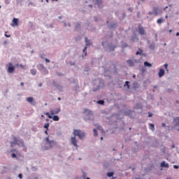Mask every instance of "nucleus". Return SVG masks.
<instances>
[{
  "instance_id": "1",
  "label": "nucleus",
  "mask_w": 179,
  "mask_h": 179,
  "mask_svg": "<svg viewBox=\"0 0 179 179\" xmlns=\"http://www.w3.org/2000/svg\"><path fill=\"white\" fill-rule=\"evenodd\" d=\"M14 141L11 142V146L12 145H18V146H22L24 148V143L23 142V140L17 138V137L13 138Z\"/></svg>"
},
{
  "instance_id": "2",
  "label": "nucleus",
  "mask_w": 179,
  "mask_h": 179,
  "mask_svg": "<svg viewBox=\"0 0 179 179\" xmlns=\"http://www.w3.org/2000/svg\"><path fill=\"white\" fill-rule=\"evenodd\" d=\"M73 134L74 136H78L80 139L85 138V133L81 130L74 129Z\"/></svg>"
},
{
  "instance_id": "3",
  "label": "nucleus",
  "mask_w": 179,
  "mask_h": 179,
  "mask_svg": "<svg viewBox=\"0 0 179 179\" xmlns=\"http://www.w3.org/2000/svg\"><path fill=\"white\" fill-rule=\"evenodd\" d=\"M47 145H49L50 148H54V146H57V142L54 141H50L48 137L45 139Z\"/></svg>"
},
{
  "instance_id": "4",
  "label": "nucleus",
  "mask_w": 179,
  "mask_h": 179,
  "mask_svg": "<svg viewBox=\"0 0 179 179\" xmlns=\"http://www.w3.org/2000/svg\"><path fill=\"white\" fill-rule=\"evenodd\" d=\"M8 73H13L15 72V66H13L12 63H8Z\"/></svg>"
},
{
  "instance_id": "5",
  "label": "nucleus",
  "mask_w": 179,
  "mask_h": 179,
  "mask_svg": "<svg viewBox=\"0 0 179 179\" xmlns=\"http://www.w3.org/2000/svg\"><path fill=\"white\" fill-rule=\"evenodd\" d=\"M26 101L30 103L32 106H36V101H34V98L29 96L26 99Z\"/></svg>"
},
{
  "instance_id": "6",
  "label": "nucleus",
  "mask_w": 179,
  "mask_h": 179,
  "mask_svg": "<svg viewBox=\"0 0 179 179\" xmlns=\"http://www.w3.org/2000/svg\"><path fill=\"white\" fill-rule=\"evenodd\" d=\"M85 43H86V46L83 49V52L85 54V55H87V45H90V42L87 39V38H85Z\"/></svg>"
},
{
  "instance_id": "7",
  "label": "nucleus",
  "mask_w": 179,
  "mask_h": 179,
  "mask_svg": "<svg viewBox=\"0 0 179 179\" xmlns=\"http://www.w3.org/2000/svg\"><path fill=\"white\" fill-rule=\"evenodd\" d=\"M138 31L141 36H145V29L141 25H138Z\"/></svg>"
},
{
  "instance_id": "8",
  "label": "nucleus",
  "mask_w": 179,
  "mask_h": 179,
  "mask_svg": "<svg viewBox=\"0 0 179 179\" xmlns=\"http://www.w3.org/2000/svg\"><path fill=\"white\" fill-rule=\"evenodd\" d=\"M173 122H174L175 128L176 127H178V131H179V117H174L173 118Z\"/></svg>"
},
{
  "instance_id": "9",
  "label": "nucleus",
  "mask_w": 179,
  "mask_h": 179,
  "mask_svg": "<svg viewBox=\"0 0 179 179\" xmlns=\"http://www.w3.org/2000/svg\"><path fill=\"white\" fill-rule=\"evenodd\" d=\"M71 142L76 148H78V141H76V137H71Z\"/></svg>"
},
{
  "instance_id": "10",
  "label": "nucleus",
  "mask_w": 179,
  "mask_h": 179,
  "mask_svg": "<svg viewBox=\"0 0 179 179\" xmlns=\"http://www.w3.org/2000/svg\"><path fill=\"white\" fill-rule=\"evenodd\" d=\"M11 26L13 27H15V26H19V20L17 18H13V24H11Z\"/></svg>"
},
{
  "instance_id": "11",
  "label": "nucleus",
  "mask_w": 179,
  "mask_h": 179,
  "mask_svg": "<svg viewBox=\"0 0 179 179\" xmlns=\"http://www.w3.org/2000/svg\"><path fill=\"white\" fill-rule=\"evenodd\" d=\"M61 111V108H57L55 110H50L51 115H55V114H59V113Z\"/></svg>"
},
{
  "instance_id": "12",
  "label": "nucleus",
  "mask_w": 179,
  "mask_h": 179,
  "mask_svg": "<svg viewBox=\"0 0 179 179\" xmlns=\"http://www.w3.org/2000/svg\"><path fill=\"white\" fill-rule=\"evenodd\" d=\"M96 5L99 6V8H102L103 6V0H94Z\"/></svg>"
},
{
  "instance_id": "13",
  "label": "nucleus",
  "mask_w": 179,
  "mask_h": 179,
  "mask_svg": "<svg viewBox=\"0 0 179 179\" xmlns=\"http://www.w3.org/2000/svg\"><path fill=\"white\" fill-rule=\"evenodd\" d=\"M84 114H87V115H93V112L89 109H84Z\"/></svg>"
},
{
  "instance_id": "14",
  "label": "nucleus",
  "mask_w": 179,
  "mask_h": 179,
  "mask_svg": "<svg viewBox=\"0 0 179 179\" xmlns=\"http://www.w3.org/2000/svg\"><path fill=\"white\" fill-rule=\"evenodd\" d=\"M164 76V69H161L158 73L159 78H162Z\"/></svg>"
},
{
  "instance_id": "15",
  "label": "nucleus",
  "mask_w": 179,
  "mask_h": 179,
  "mask_svg": "<svg viewBox=\"0 0 179 179\" xmlns=\"http://www.w3.org/2000/svg\"><path fill=\"white\" fill-rule=\"evenodd\" d=\"M155 16H157L159 15V8L157 7H154L153 8V12Z\"/></svg>"
},
{
  "instance_id": "16",
  "label": "nucleus",
  "mask_w": 179,
  "mask_h": 179,
  "mask_svg": "<svg viewBox=\"0 0 179 179\" xmlns=\"http://www.w3.org/2000/svg\"><path fill=\"white\" fill-rule=\"evenodd\" d=\"M127 63L128 64L129 66H134L135 65V63L133 62V60H127Z\"/></svg>"
},
{
  "instance_id": "17",
  "label": "nucleus",
  "mask_w": 179,
  "mask_h": 179,
  "mask_svg": "<svg viewBox=\"0 0 179 179\" xmlns=\"http://www.w3.org/2000/svg\"><path fill=\"white\" fill-rule=\"evenodd\" d=\"M161 167H165L166 169H169V164H166V162H162L161 163Z\"/></svg>"
},
{
  "instance_id": "18",
  "label": "nucleus",
  "mask_w": 179,
  "mask_h": 179,
  "mask_svg": "<svg viewBox=\"0 0 179 179\" xmlns=\"http://www.w3.org/2000/svg\"><path fill=\"white\" fill-rule=\"evenodd\" d=\"M157 23L158 24H162V23H164V20H163V18H159L157 20Z\"/></svg>"
},
{
  "instance_id": "19",
  "label": "nucleus",
  "mask_w": 179,
  "mask_h": 179,
  "mask_svg": "<svg viewBox=\"0 0 179 179\" xmlns=\"http://www.w3.org/2000/svg\"><path fill=\"white\" fill-rule=\"evenodd\" d=\"M144 65H145V66H148V68H152V64H150L148 62H145Z\"/></svg>"
},
{
  "instance_id": "20",
  "label": "nucleus",
  "mask_w": 179,
  "mask_h": 179,
  "mask_svg": "<svg viewBox=\"0 0 179 179\" xmlns=\"http://www.w3.org/2000/svg\"><path fill=\"white\" fill-rule=\"evenodd\" d=\"M53 121H59V117L57 115L52 117Z\"/></svg>"
},
{
  "instance_id": "21",
  "label": "nucleus",
  "mask_w": 179,
  "mask_h": 179,
  "mask_svg": "<svg viewBox=\"0 0 179 179\" xmlns=\"http://www.w3.org/2000/svg\"><path fill=\"white\" fill-rule=\"evenodd\" d=\"M143 50L142 49H138V51L136 52V55H141Z\"/></svg>"
},
{
  "instance_id": "22",
  "label": "nucleus",
  "mask_w": 179,
  "mask_h": 179,
  "mask_svg": "<svg viewBox=\"0 0 179 179\" xmlns=\"http://www.w3.org/2000/svg\"><path fill=\"white\" fill-rule=\"evenodd\" d=\"M126 86L127 87V89H129V87H130L129 81H126L125 82V83L124 85V87H125Z\"/></svg>"
},
{
  "instance_id": "23",
  "label": "nucleus",
  "mask_w": 179,
  "mask_h": 179,
  "mask_svg": "<svg viewBox=\"0 0 179 179\" xmlns=\"http://www.w3.org/2000/svg\"><path fill=\"white\" fill-rule=\"evenodd\" d=\"M150 129H152V131H155V124L150 123Z\"/></svg>"
},
{
  "instance_id": "24",
  "label": "nucleus",
  "mask_w": 179,
  "mask_h": 179,
  "mask_svg": "<svg viewBox=\"0 0 179 179\" xmlns=\"http://www.w3.org/2000/svg\"><path fill=\"white\" fill-rule=\"evenodd\" d=\"M50 127V123H46L44 126L43 128H45V129H47V131H48V127Z\"/></svg>"
},
{
  "instance_id": "25",
  "label": "nucleus",
  "mask_w": 179,
  "mask_h": 179,
  "mask_svg": "<svg viewBox=\"0 0 179 179\" xmlns=\"http://www.w3.org/2000/svg\"><path fill=\"white\" fill-rule=\"evenodd\" d=\"M97 104H101V106H103L104 104V101L103 100L97 101Z\"/></svg>"
},
{
  "instance_id": "26",
  "label": "nucleus",
  "mask_w": 179,
  "mask_h": 179,
  "mask_svg": "<svg viewBox=\"0 0 179 179\" xmlns=\"http://www.w3.org/2000/svg\"><path fill=\"white\" fill-rule=\"evenodd\" d=\"M31 75H36V73H37V71H36V69H31Z\"/></svg>"
},
{
  "instance_id": "27",
  "label": "nucleus",
  "mask_w": 179,
  "mask_h": 179,
  "mask_svg": "<svg viewBox=\"0 0 179 179\" xmlns=\"http://www.w3.org/2000/svg\"><path fill=\"white\" fill-rule=\"evenodd\" d=\"M45 115H47L48 117V118H52V116L51 115H50V113H45Z\"/></svg>"
},
{
  "instance_id": "28",
  "label": "nucleus",
  "mask_w": 179,
  "mask_h": 179,
  "mask_svg": "<svg viewBox=\"0 0 179 179\" xmlns=\"http://www.w3.org/2000/svg\"><path fill=\"white\" fill-rule=\"evenodd\" d=\"M93 132H94V136H97V130L96 129H93Z\"/></svg>"
},
{
  "instance_id": "29",
  "label": "nucleus",
  "mask_w": 179,
  "mask_h": 179,
  "mask_svg": "<svg viewBox=\"0 0 179 179\" xmlns=\"http://www.w3.org/2000/svg\"><path fill=\"white\" fill-rule=\"evenodd\" d=\"M75 27L76 29H79V27H80V23L76 24Z\"/></svg>"
},
{
  "instance_id": "30",
  "label": "nucleus",
  "mask_w": 179,
  "mask_h": 179,
  "mask_svg": "<svg viewBox=\"0 0 179 179\" xmlns=\"http://www.w3.org/2000/svg\"><path fill=\"white\" fill-rule=\"evenodd\" d=\"M108 177H113V172H109L107 173Z\"/></svg>"
},
{
  "instance_id": "31",
  "label": "nucleus",
  "mask_w": 179,
  "mask_h": 179,
  "mask_svg": "<svg viewBox=\"0 0 179 179\" xmlns=\"http://www.w3.org/2000/svg\"><path fill=\"white\" fill-rule=\"evenodd\" d=\"M164 68H165V69H166V71H169V69H167V68H169V64H165L164 65Z\"/></svg>"
},
{
  "instance_id": "32",
  "label": "nucleus",
  "mask_w": 179,
  "mask_h": 179,
  "mask_svg": "<svg viewBox=\"0 0 179 179\" xmlns=\"http://www.w3.org/2000/svg\"><path fill=\"white\" fill-rule=\"evenodd\" d=\"M11 157H13V159H16V157H17L16 154L13 153V154L11 155Z\"/></svg>"
},
{
  "instance_id": "33",
  "label": "nucleus",
  "mask_w": 179,
  "mask_h": 179,
  "mask_svg": "<svg viewBox=\"0 0 179 179\" xmlns=\"http://www.w3.org/2000/svg\"><path fill=\"white\" fill-rule=\"evenodd\" d=\"M18 178H19L20 179L23 178V175H22V173H20V174L18 175Z\"/></svg>"
},
{
  "instance_id": "34",
  "label": "nucleus",
  "mask_w": 179,
  "mask_h": 179,
  "mask_svg": "<svg viewBox=\"0 0 179 179\" xmlns=\"http://www.w3.org/2000/svg\"><path fill=\"white\" fill-rule=\"evenodd\" d=\"M122 47H123L124 48H127V47H128V44L124 43V44L122 45Z\"/></svg>"
},
{
  "instance_id": "35",
  "label": "nucleus",
  "mask_w": 179,
  "mask_h": 179,
  "mask_svg": "<svg viewBox=\"0 0 179 179\" xmlns=\"http://www.w3.org/2000/svg\"><path fill=\"white\" fill-rule=\"evenodd\" d=\"M96 127H97V129H101V126L96 124Z\"/></svg>"
},
{
  "instance_id": "36",
  "label": "nucleus",
  "mask_w": 179,
  "mask_h": 179,
  "mask_svg": "<svg viewBox=\"0 0 179 179\" xmlns=\"http://www.w3.org/2000/svg\"><path fill=\"white\" fill-rule=\"evenodd\" d=\"M173 169H179V166L178 165H173Z\"/></svg>"
},
{
  "instance_id": "37",
  "label": "nucleus",
  "mask_w": 179,
  "mask_h": 179,
  "mask_svg": "<svg viewBox=\"0 0 179 179\" xmlns=\"http://www.w3.org/2000/svg\"><path fill=\"white\" fill-rule=\"evenodd\" d=\"M8 32H6L5 36L6 37H10V35L7 34Z\"/></svg>"
},
{
  "instance_id": "38",
  "label": "nucleus",
  "mask_w": 179,
  "mask_h": 179,
  "mask_svg": "<svg viewBox=\"0 0 179 179\" xmlns=\"http://www.w3.org/2000/svg\"><path fill=\"white\" fill-rule=\"evenodd\" d=\"M152 115H152V113H148V117H152Z\"/></svg>"
},
{
  "instance_id": "39",
  "label": "nucleus",
  "mask_w": 179,
  "mask_h": 179,
  "mask_svg": "<svg viewBox=\"0 0 179 179\" xmlns=\"http://www.w3.org/2000/svg\"><path fill=\"white\" fill-rule=\"evenodd\" d=\"M45 134L46 135H48V130H47V129H46V130L45 131Z\"/></svg>"
},
{
  "instance_id": "40",
  "label": "nucleus",
  "mask_w": 179,
  "mask_h": 179,
  "mask_svg": "<svg viewBox=\"0 0 179 179\" xmlns=\"http://www.w3.org/2000/svg\"><path fill=\"white\" fill-rule=\"evenodd\" d=\"M45 62H50V59H45Z\"/></svg>"
},
{
  "instance_id": "41",
  "label": "nucleus",
  "mask_w": 179,
  "mask_h": 179,
  "mask_svg": "<svg viewBox=\"0 0 179 179\" xmlns=\"http://www.w3.org/2000/svg\"><path fill=\"white\" fill-rule=\"evenodd\" d=\"M148 13H149V15H154L153 12H152V11H150Z\"/></svg>"
},
{
  "instance_id": "42",
  "label": "nucleus",
  "mask_w": 179,
  "mask_h": 179,
  "mask_svg": "<svg viewBox=\"0 0 179 179\" xmlns=\"http://www.w3.org/2000/svg\"><path fill=\"white\" fill-rule=\"evenodd\" d=\"M41 86H43V84H42V83H39V84H38V87H41Z\"/></svg>"
},
{
  "instance_id": "43",
  "label": "nucleus",
  "mask_w": 179,
  "mask_h": 179,
  "mask_svg": "<svg viewBox=\"0 0 179 179\" xmlns=\"http://www.w3.org/2000/svg\"><path fill=\"white\" fill-rule=\"evenodd\" d=\"M162 127H166V123H162Z\"/></svg>"
},
{
  "instance_id": "44",
  "label": "nucleus",
  "mask_w": 179,
  "mask_h": 179,
  "mask_svg": "<svg viewBox=\"0 0 179 179\" xmlns=\"http://www.w3.org/2000/svg\"><path fill=\"white\" fill-rule=\"evenodd\" d=\"M20 85H21V86H24V84L23 83H20Z\"/></svg>"
},
{
  "instance_id": "45",
  "label": "nucleus",
  "mask_w": 179,
  "mask_h": 179,
  "mask_svg": "<svg viewBox=\"0 0 179 179\" xmlns=\"http://www.w3.org/2000/svg\"><path fill=\"white\" fill-rule=\"evenodd\" d=\"M10 152H16V150L15 149L11 150Z\"/></svg>"
},
{
  "instance_id": "46",
  "label": "nucleus",
  "mask_w": 179,
  "mask_h": 179,
  "mask_svg": "<svg viewBox=\"0 0 179 179\" xmlns=\"http://www.w3.org/2000/svg\"><path fill=\"white\" fill-rule=\"evenodd\" d=\"M169 8V6H166L164 8V10H166V9H167Z\"/></svg>"
},
{
  "instance_id": "47",
  "label": "nucleus",
  "mask_w": 179,
  "mask_h": 179,
  "mask_svg": "<svg viewBox=\"0 0 179 179\" xmlns=\"http://www.w3.org/2000/svg\"><path fill=\"white\" fill-rule=\"evenodd\" d=\"M169 31V33H172L173 30L170 29Z\"/></svg>"
},
{
  "instance_id": "48",
  "label": "nucleus",
  "mask_w": 179,
  "mask_h": 179,
  "mask_svg": "<svg viewBox=\"0 0 179 179\" xmlns=\"http://www.w3.org/2000/svg\"><path fill=\"white\" fill-rule=\"evenodd\" d=\"M21 68H24L22 64L20 65Z\"/></svg>"
},
{
  "instance_id": "49",
  "label": "nucleus",
  "mask_w": 179,
  "mask_h": 179,
  "mask_svg": "<svg viewBox=\"0 0 179 179\" xmlns=\"http://www.w3.org/2000/svg\"><path fill=\"white\" fill-rule=\"evenodd\" d=\"M165 17H166V19H168L169 18V15H166Z\"/></svg>"
},
{
  "instance_id": "50",
  "label": "nucleus",
  "mask_w": 179,
  "mask_h": 179,
  "mask_svg": "<svg viewBox=\"0 0 179 179\" xmlns=\"http://www.w3.org/2000/svg\"><path fill=\"white\" fill-rule=\"evenodd\" d=\"M176 36H179V32L176 33Z\"/></svg>"
},
{
  "instance_id": "51",
  "label": "nucleus",
  "mask_w": 179,
  "mask_h": 179,
  "mask_svg": "<svg viewBox=\"0 0 179 179\" xmlns=\"http://www.w3.org/2000/svg\"><path fill=\"white\" fill-rule=\"evenodd\" d=\"M41 117H42V118H44V115H41Z\"/></svg>"
},
{
  "instance_id": "52",
  "label": "nucleus",
  "mask_w": 179,
  "mask_h": 179,
  "mask_svg": "<svg viewBox=\"0 0 179 179\" xmlns=\"http://www.w3.org/2000/svg\"><path fill=\"white\" fill-rule=\"evenodd\" d=\"M101 141H103V137H101Z\"/></svg>"
},
{
  "instance_id": "53",
  "label": "nucleus",
  "mask_w": 179,
  "mask_h": 179,
  "mask_svg": "<svg viewBox=\"0 0 179 179\" xmlns=\"http://www.w3.org/2000/svg\"><path fill=\"white\" fill-rule=\"evenodd\" d=\"M102 45H104V42L102 43Z\"/></svg>"
},
{
  "instance_id": "54",
  "label": "nucleus",
  "mask_w": 179,
  "mask_h": 179,
  "mask_svg": "<svg viewBox=\"0 0 179 179\" xmlns=\"http://www.w3.org/2000/svg\"><path fill=\"white\" fill-rule=\"evenodd\" d=\"M58 100H61V98L59 97V98H58Z\"/></svg>"
},
{
  "instance_id": "55",
  "label": "nucleus",
  "mask_w": 179,
  "mask_h": 179,
  "mask_svg": "<svg viewBox=\"0 0 179 179\" xmlns=\"http://www.w3.org/2000/svg\"><path fill=\"white\" fill-rule=\"evenodd\" d=\"M95 22H97V20L95 18Z\"/></svg>"
},
{
  "instance_id": "56",
  "label": "nucleus",
  "mask_w": 179,
  "mask_h": 179,
  "mask_svg": "<svg viewBox=\"0 0 179 179\" xmlns=\"http://www.w3.org/2000/svg\"><path fill=\"white\" fill-rule=\"evenodd\" d=\"M142 2H143V1H145V0H141Z\"/></svg>"
},
{
  "instance_id": "57",
  "label": "nucleus",
  "mask_w": 179,
  "mask_h": 179,
  "mask_svg": "<svg viewBox=\"0 0 179 179\" xmlns=\"http://www.w3.org/2000/svg\"><path fill=\"white\" fill-rule=\"evenodd\" d=\"M123 16H125V13L123 14Z\"/></svg>"
},
{
  "instance_id": "58",
  "label": "nucleus",
  "mask_w": 179,
  "mask_h": 179,
  "mask_svg": "<svg viewBox=\"0 0 179 179\" xmlns=\"http://www.w3.org/2000/svg\"><path fill=\"white\" fill-rule=\"evenodd\" d=\"M167 179H171V178H168Z\"/></svg>"
},
{
  "instance_id": "59",
  "label": "nucleus",
  "mask_w": 179,
  "mask_h": 179,
  "mask_svg": "<svg viewBox=\"0 0 179 179\" xmlns=\"http://www.w3.org/2000/svg\"><path fill=\"white\" fill-rule=\"evenodd\" d=\"M52 1H58V0H52Z\"/></svg>"
},
{
  "instance_id": "60",
  "label": "nucleus",
  "mask_w": 179,
  "mask_h": 179,
  "mask_svg": "<svg viewBox=\"0 0 179 179\" xmlns=\"http://www.w3.org/2000/svg\"><path fill=\"white\" fill-rule=\"evenodd\" d=\"M46 2H48V0H46Z\"/></svg>"
},
{
  "instance_id": "61",
  "label": "nucleus",
  "mask_w": 179,
  "mask_h": 179,
  "mask_svg": "<svg viewBox=\"0 0 179 179\" xmlns=\"http://www.w3.org/2000/svg\"><path fill=\"white\" fill-rule=\"evenodd\" d=\"M64 26H66V24H64Z\"/></svg>"
},
{
  "instance_id": "62",
  "label": "nucleus",
  "mask_w": 179,
  "mask_h": 179,
  "mask_svg": "<svg viewBox=\"0 0 179 179\" xmlns=\"http://www.w3.org/2000/svg\"><path fill=\"white\" fill-rule=\"evenodd\" d=\"M134 78H135V76H134Z\"/></svg>"
},
{
  "instance_id": "63",
  "label": "nucleus",
  "mask_w": 179,
  "mask_h": 179,
  "mask_svg": "<svg viewBox=\"0 0 179 179\" xmlns=\"http://www.w3.org/2000/svg\"><path fill=\"white\" fill-rule=\"evenodd\" d=\"M0 8H1V6H0Z\"/></svg>"
}]
</instances>
